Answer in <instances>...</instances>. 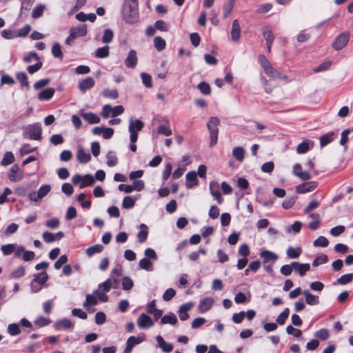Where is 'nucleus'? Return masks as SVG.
I'll use <instances>...</instances> for the list:
<instances>
[{"instance_id": "1", "label": "nucleus", "mask_w": 353, "mask_h": 353, "mask_svg": "<svg viewBox=\"0 0 353 353\" xmlns=\"http://www.w3.org/2000/svg\"><path fill=\"white\" fill-rule=\"evenodd\" d=\"M138 14V0H124L122 8L123 20L126 22H129L130 20L136 19Z\"/></svg>"}, {"instance_id": "2", "label": "nucleus", "mask_w": 353, "mask_h": 353, "mask_svg": "<svg viewBox=\"0 0 353 353\" xmlns=\"http://www.w3.org/2000/svg\"><path fill=\"white\" fill-rule=\"evenodd\" d=\"M220 123V121L217 117H210L207 124L208 129L210 132V146L213 147L218 140L219 128L218 125Z\"/></svg>"}, {"instance_id": "3", "label": "nucleus", "mask_w": 353, "mask_h": 353, "mask_svg": "<svg viewBox=\"0 0 353 353\" xmlns=\"http://www.w3.org/2000/svg\"><path fill=\"white\" fill-rule=\"evenodd\" d=\"M144 126V123L139 119H130L128 130L130 132V140L131 143H136L138 139V132L141 131Z\"/></svg>"}, {"instance_id": "4", "label": "nucleus", "mask_w": 353, "mask_h": 353, "mask_svg": "<svg viewBox=\"0 0 353 353\" xmlns=\"http://www.w3.org/2000/svg\"><path fill=\"white\" fill-rule=\"evenodd\" d=\"M349 39V33L347 32H342L335 39L332 46L334 50H340L347 44Z\"/></svg>"}, {"instance_id": "5", "label": "nucleus", "mask_w": 353, "mask_h": 353, "mask_svg": "<svg viewBox=\"0 0 353 353\" xmlns=\"http://www.w3.org/2000/svg\"><path fill=\"white\" fill-rule=\"evenodd\" d=\"M23 177V172L20 170L19 165L14 164L8 173V178L11 182H17Z\"/></svg>"}, {"instance_id": "6", "label": "nucleus", "mask_w": 353, "mask_h": 353, "mask_svg": "<svg viewBox=\"0 0 353 353\" xmlns=\"http://www.w3.org/2000/svg\"><path fill=\"white\" fill-rule=\"evenodd\" d=\"M29 139L39 141L41 139V127L40 123H36L28 128Z\"/></svg>"}, {"instance_id": "7", "label": "nucleus", "mask_w": 353, "mask_h": 353, "mask_svg": "<svg viewBox=\"0 0 353 353\" xmlns=\"http://www.w3.org/2000/svg\"><path fill=\"white\" fill-rule=\"evenodd\" d=\"M318 186V183L316 181H310L303 183L301 184L298 185L296 187V192L298 194H305L307 192H312Z\"/></svg>"}, {"instance_id": "8", "label": "nucleus", "mask_w": 353, "mask_h": 353, "mask_svg": "<svg viewBox=\"0 0 353 353\" xmlns=\"http://www.w3.org/2000/svg\"><path fill=\"white\" fill-rule=\"evenodd\" d=\"M214 304V299L211 297H205L202 299L198 305V312L203 314L210 310Z\"/></svg>"}, {"instance_id": "9", "label": "nucleus", "mask_w": 353, "mask_h": 353, "mask_svg": "<svg viewBox=\"0 0 353 353\" xmlns=\"http://www.w3.org/2000/svg\"><path fill=\"white\" fill-rule=\"evenodd\" d=\"M87 26L85 23L78 26L72 27L70 29V34L74 39L85 36L87 34Z\"/></svg>"}, {"instance_id": "10", "label": "nucleus", "mask_w": 353, "mask_h": 353, "mask_svg": "<svg viewBox=\"0 0 353 353\" xmlns=\"http://www.w3.org/2000/svg\"><path fill=\"white\" fill-rule=\"evenodd\" d=\"M210 190L212 195L217 201L219 204H221L223 199L221 197V194L219 190V184L217 181H213L210 183Z\"/></svg>"}, {"instance_id": "11", "label": "nucleus", "mask_w": 353, "mask_h": 353, "mask_svg": "<svg viewBox=\"0 0 353 353\" xmlns=\"http://www.w3.org/2000/svg\"><path fill=\"white\" fill-rule=\"evenodd\" d=\"M94 84V79L91 77H88L79 82L78 88L81 92H85L86 90L92 88Z\"/></svg>"}, {"instance_id": "12", "label": "nucleus", "mask_w": 353, "mask_h": 353, "mask_svg": "<svg viewBox=\"0 0 353 353\" xmlns=\"http://www.w3.org/2000/svg\"><path fill=\"white\" fill-rule=\"evenodd\" d=\"M137 324L140 328H148L153 326L154 323L148 315L143 313L137 319Z\"/></svg>"}, {"instance_id": "13", "label": "nucleus", "mask_w": 353, "mask_h": 353, "mask_svg": "<svg viewBox=\"0 0 353 353\" xmlns=\"http://www.w3.org/2000/svg\"><path fill=\"white\" fill-rule=\"evenodd\" d=\"M138 62L137 52L134 50H130L128 55L125 60V65L128 68H134Z\"/></svg>"}, {"instance_id": "14", "label": "nucleus", "mask_w": 353, "mask_h": 353, "mask_svg": "<svg viewBox=\"0 0 353 353\" xmlns=\"http://www.w3.org/2000/svg\"><path fill=\"white\" fill-rule=\"evenodd\" d=\"M74 323L68 319L64 318L54 324L56 330H72L74 328Z\"/></svg>"}, {"instance_id": "15", "label": "nucleus", "mask_w": 353, "mask_h": 353, "mask_svg": "<svg viewBox=\"0 0 353 353\" xmlns=\"http://www.w3.org/2000/svg\"><path fill=\"white\" fill-rule=\"evenodd\" d=\"M193 306V303H188L183 304L180 306L179 310V316L181 321H185L189 319V314L188 312L191 310Z\"/></svg>"}, {"instance_id": "16", "label": "nucleus", "mask_w": 353, "mask_h": 353, "mask_svg": "<svg viewBox=\"0 0 353 353\" xmlns=\"http://www.w3.org/2000/svg\"><path fill=\"white\" fill-rule=\"evenodd\" d=\"M291 265L299 272L301 276H303L310 269L309 263H299L297 261H293L291 263Z\"/></svg>"}, {"instance_id": "17", "label": "nucleus", "mask_w": 353, "mask_h": 353, "mask_svg": "<svg viewBox=\"0 0 353 353\" xmlns=\"http://www.w3.org/2000/svg\"><path fill=\"white\" fill-rule=\"evenodd\" d=\"M77 159L80 163H87L90 161L91 156L89 153L85 152L82 147H79Z\"/></svg>"}, {"instance_id": "18", "label": "nucleus", "mask_w": 353, "mask_h": 353, "mask_svg": "<svg viewBox=\"0 0 353 353\" xmlns=\"http://www.w3.org/2000/svg\"><path fill=\"white\" fill-rule=\"evenodd\" d=\"M54 94V89L48 88L39 92L38 99L40 101H49L51 99Z\"/></svg>"}, {"instance_id": "19", "label": "nucleus", "mask_w": 353, "mask_h": 353, "mask_svg": "<svg viewBox=\"0 0 353 353\" xmlns=\"http://www.w3.org/2000/svg\"><path fill=\"white\" fill-rule=\"evenodd\" d=\"M156 340L158 343L159 346L161 348L163 352L165 353H170L172 351L174 347L172 343H166L163 337L160 335L156 337Z\"/></svg>"}, {"instance_id": "20", "label": "nucleus", "mask_w": 353, "mask_h": 353, "mask_svg": "<svg viewBox=\"0 0 353 353\" xmlns=\"http://www.w3.org/2000/svg\"><path fill=\"white\" fill-rule=\"evenodd\" d=\"M187 188H191L198 184L197 174L194 171L188 172L186 174Z\"/></svg>"}, {"instance_id": "21", "label": "nucleus", "mask_w": 353, "mask_h": 353, "mask_svg": "<svg viewBox=\"0 0 353 353\" xmlns=\"http://www.w3.org/2000/svg\"><path fill=\"white\" fill-rule=\"evenodd\" d=\"M303 294L305 296V302L310 305H315L319 303V299L318 296L312 294L308 290H304Z\"/></svg>"}, {"instance_id": "22", "label": "nucleus", "mask_w": 353, "mask_h": 353, "mask_svg": "<svg viewBox=\"0 0 353 353\" xmlns=\"http://www.w3.org/2000/svg\"><path fill=\"white\" fill-rule=\"evenodd\" d=\"M140 231L137 234V238L139 243H142L145 242L148 238V226L144 224L141 223L140 225Z\"/></svg>"}, {"instance_id": "23", "label": "nucleus", "mask_w": 353, "mask_h": 353, "mask_svg": "<svg viewBox=\"0 0 353 353\" xmlns=\"http://www.w3.org/2000/svg\"><path fill=\"white\" fill-rule=\"evenodd\" d=\"M49 279V276L46 272H41L34 274L32 281L39 284L44 285Z\"/></svg>"}, {"instance_id": "24", "label": "nucleus", "mask_w": 353, "mask_h": 353, "mask_svg": "<svg viewBox=\"0 0 353 353\" xmlns=\"http://www.w3.org/2000/svg\"><path fill=\"white\" fill-rule=\"evenodd\" d=\"M335 137V133L334 132H330L325 134H323L320 137V145L321 147H324L331 143Z\"/></svg>"}, {"instance_id": "25", "label": "nucleus", "mask_w": 353, "mask_h": 353, "mask_svg": "<svg viewBox=\"0 0 353 353\" xmlns=\"http://www.w3.org/2000/svg\"><path fill=\"white\" fill-rule=\"evenodd\" d=\"M236 0H226L223 4V16L225 18L228 17L232 12Z\"/></svg>"}, {"instance_id": "26", "label": "nucleus", "mask_w": 353, "mask_h": 353, "mask_svg": "<svg viewBox=\"0 0 353 353\" xmlns=\"http://www.w3.org/2000/svg\"><path fill=\"white\" fill-rule=\"evenodd\" d=\"M241 37V27L239 23H232V28L231 30V38L233 41L237 42Z\"/></svg>"}, {"instance_id": "27", "label": "nucleus", "mask_w": 353, "mask_h": 353, "mask_svg": "<svg viewBox=\"0 0 353 353\" xmlns=\"http://www.w3.org/2000/svg\"><path fill=\"white\" fill-rule=\"evenodd\" d=\"M103 247L100 244H96L90 246L85 250V253L88 257H91L93 255L100 253L103 251Z\"/></svg>"}, {"instance_id": "28", "label": "nucleus", "mask_w": 353, "mask_h": 353, "mask_svg": "<svg viewBox=\"0 0 353 353\" xmlns=\"http://www.w3.org/2000/svg\"><path fill=\"white\" fill-rule=\"evenodd\" d=\"M83 118L90 124L99 123L100 118L93 112H87L82 114Z\"/></svg>"}, {"instance_id": "29", "label": "nucleus", "mask_w": 353, "mask_h": 353, "mask_svg": "<svg viewBox=\"0 0 353 353\" xmlns=\"http://www.w3.org/2000/svg\"><path fill=\"white\" fill-rule=\"evenodd\" d=\"M94 183V177L90 174H85L82 176L81 183L79 185V188L82 189L88 186L92 185Z\"/></svg>"}, {"instance_id": "30", "label": "nucleus", "mask_w": 353, "mask_h": 353, "mask_svg": "<svg viewBox=\"0 0 353 353\" xmlns=\"http://www.w3.org/2000/svg\"><path fill=\"white\" fill-rule=\"evenodd\" d=\"M177 323V319L174 314L163 316L161 319V323L162 324H170L175 325Z\"/></svg>"}, {"instance_id": "31", "label": "nucleus", "mask_w": 353, "mask_h": 353, "mask_svg": "<svg viewBox=\"0 0 353 353\" xmlns=\"http://www.w3.org/2000/svg\"><path fill=\"white\" fill-rule=\"evenodd\" d=\"M14 159V156L12 152H6L3 155L1 164L3 166H7L12 164Z\"/></svg>"}, {"instance_id": "32", "label": "nucleus", "mask_w": 353, "mask_h": 353, "mask_svg": "<svg viewBox=\"0 0 353 353\" xmlns=\"http://www.w3.org/2000/svg\"><path fill=\"white\" fill-rule=\"evenodd\" d=\"M301 248H294L292 247H289L287 250L286 254L288 257L290 259H297L301 255Z\"/></svg>"}, {"instance_id": "33", "label": "nucleus", "mask_w": 353, "mask_h": 353, "mask_svg": "<svg viewBox=\"0 0 353 353\" xmlns=\"http://www.w3.org/2000/svg\"><path fill=\"white\" fill-rule=\"evenodd\" d=\"M311 149L310 145V141H304L302 143H299L296 148V152L298 154H305L308 152Z\"/></svg>"}, {"instance_id": "34", "label": "nucleus", "mask_w": 353, "mask_h": 353, "mask_svg": "<svg viewBox=\"0 0 353 353\" xmlns=\"http://www.w3.org/2000/svg\"><path fill=\"white\" fill-rule=\"evenodd\" d=\"M289 314L290 309L288 307L285 308L283 311L277 316L276 319V323L281 325H283L288 318Z\"/></svg>"}, {"instance_id": "35", "label": "nucleus", "mask_w": 353, "mask_h": 353, "mask_svg": "<svg viewBox=\"0 0 353 353\" xmlns=\"http://www.w3.org/2000/svg\"><path fill=\"white\" fill-rule=\"evenodd\" d=\"M154 46L159 52H161L165 48L166 43L162 37H156L154 39Z\"/></svg>"}, {"instance_id": "36", "label": "nucleus", "mask_w": 353, "mask_h": 353, "mask_svg": "<svg viewBox=\"0 0 353 353\" xmlns=\"http://www.w3.org/2000/svg\"><path fill=\"white\" fill-rule=\"evenodd\" d=\"M245 150L242 147H235L232 150V155L239 161H242L244 159Z\"/></svg>"}, {"instance_id": "37", "label": "nucleus", "mask_w": 353, "mask_h": 353, "mask_svg": "<svg viewBox=\"0 0 353 353\" xmlns=\"http://www.w3.org/2000/svg\"><path fill=\"white\" fill-rule=\"evenodd\" d=\"M144 340V336H131L128 339L126 344L133 348L136 345L142 343Z\"/></svg>"}, {"instance_id": "38", "label": "nucleus", "mask_w": 353, "mask_h": 353, "mask_svg": "<svg viewBox=\"0 0 353 353\" xmlns=\"http://www.w3.org/2000/svg\"><path fill=\"white\" fill-rule=\"evenodd\" d=\"M110 52H109V46H105L101 48H99L96 51L95 56L98 58H106L109 56Z\"/></svg>"}, {"instance_id": "39", "label": "nucleus", "mask_w": 353, "mask_h": 353, "mask_svg": "<svg viewBox=\"0 0 353 353\" xmlns=\"http://www.w3.org/2000/svg\"><path fill=\"white\" fill-rule=\"evenodd\" d=\"M98 303L97 298L92 294H87L85 297V301L83 303V307L88 310L89 306L96 305Z\"/></svg>"}, {"instance_id": "40", "label": "nucleus", "mask_w": 353, "mask_h": 353, "mask_svg": "<svg viewBox=\"0 0 353 353\" xmlns=\"http://www.w3.org/2000/svg\"><path fill=\"white\" fill-rule=\"evenodd\" d=\"M139 265L141 269L150 271L152 270V263L148 258H143L139 261Z\"/></svg>"}, {"instance_id": "41", "label": "nucleus", "mask_w": 353, "mask_h": 353, "mask_svg": "<svg viewBox=\"0 0 353 353\" xmlns=\"http://www.w3.org/2000/svg\"><path fill=\"white\" fill-rule=\"evenodd\" d=\"M16 77L17 80L21 83V85L29 88L30 84L28 81V76L24 72H18Z\"/></svg>"}, {"instance_id": "42", "label": "nucleus", "mask_w": 353, "mask_h": 353, "mask_svg": "<svg viewBox=\"0 0 353 353\" xmlns=\"http://www.w3.org/2000/svg\"><path fill=\"white\" fill-rule=\"evenodd\" d=\"M102 94L105 98L116 99L119 97L118 91L116 89L110 90L104 89L102 92Z\"/></svg>"}, {"instance_id": "43", "label": "nucleus", "mask_w": 353, "mask_h": 353, "mask_svg": "<svg viewBox=\"0 0 353 353\" xmlns=\"http://www.w3.org/2000/svg\"><path fill=\"white\" fill-rule=\"evenodd\" d=\"M25 273H26L25 268L23 266L21 265V266H19L15 270H14L11 272L10 276L12 279H19V278L23 276Z\"/></svg>"}, {"instance_id": "44", "label": "nucleus", "mask_w": 353, "mask_h": 353, "mask_svg": "<svg viewBox=\"0 0 353 353\" xmlns=\"http://www.w3.org/2000/svg\"><path fill=\"white\" fill-rule=\"evenodd\" d=\"M114 33L112 30L110 28H107L104 30L102 42L104 43H109L112 41Z\"/></svg>"}, {"instance_id": "45", "label": "nucleus", "mask_w": 353, "mask_h": 353, "mask_svg": "<svg viewBox=\"0 0 353 353\" xmlns=\"http://www.w3.org/2000/svg\"><path fill=\"white\" fill-rule=\"evenodd\" d=\"M52 54L56 58L62 59L63 58V52L61 50V46L59 43H55L52 48Z\"/></svg>"}, {"instance_id": "46", "label": "nucleus", "mask_w": 353, "mask_h": 353, "mask_svg": "<svg viewBox=\"0 0 353 353\" xmlns=\"http://www.w3.org/2000/svg\"><path fill=\"white\" fill-rule=\"evenodd\" d=\"M141 77L143 84L146 88H152V77L150 74L145 73V72H142L141 74Z\"/></svg>"}, {"instance_id": "47", "label": "nucleus", "mask_w": 353, "mask_h": 353, "mask_svg": "<svg viewBox=\"0 0 353 353\" xmlns=\"http://www.w3.org/2000/svg\"><path fill=\"white\" fill-rule=\"evenodd\" d=\"M313 244L316 247L325 248L328 245L329 241L325 236H320L314 241Z\"/></svg>"}, {"instance_id": "48", "label": "nucleus", "mask_w": 353, "mask_h": 353, "mask_svg": "<svg viewBox=\"0 0 353 353\" xmlns=\"http://www.w3.org/2000/svg\"><path fill=\"white\" fill-rule=\"evenodd\" d=\"M51 190V187L50 185H42L38 192H37V197L43 199L46 196Z\"/></svg>"}, {"instance_id": "49", "label": "nucleus", "mask_w": 353, "mask_h": 353, "mask_svg": "<svg viewBox=\"0 0 353 353\" xmlns=\"http://www.w3.org/2000/svg\"><path fill=\"white\" fill-rule=\"evenodd\" d=\"M197 88L203 94L208 95L211 92V88L210 85L205 81L199 83L197 85Z\"/></svg>"}, {"instance_id": "50", "label": "nucleus", "mask_w": 353, "mask_h": 353, "mask_svg": "<svg viewBox=\"0 0 353 353\" xmlns=\"http://www.w3.org/2000/svg\"><path fill=\"white\" fill-rule=\"evenodd\" d=\"M135 205V200L130 196H127L125 197H124L123 200V203H122V206L123 208H125V209H130V208H132Z\"/></svg>"}, {"instance_id": "51", "label": "nucleus", "mask_w": 353, "mask_h": 353, "mask_svg": "<svg viewBox=\"0 0 353 353\" xmlns=\"http://www.w3.org/2000/svg\"><path fill=\"white\" fill-rule=\"evenodd\" d=\"M8 332L11 336H16L20 334L21 329L17 323H11L8 326Z\"/></svg>"}, {"instance_id": "52", "label": "nucleus", "mask_w": 353, "mask_h": 353, "mask_svg": "<svg viewBox=\"0 0 353 353\" xmlns=\"http://www.w3.org/2000/svg\"><path fill=\"white\" fill-rule=\"evenodd\" d=\"M353 279V274L349 273L346 274L342 275L337 279V282L340 285H345L350 282H351Z\"/></svg>"}, {"instance_id": "53", "label": "nucleus", "mask_w": 353, "mask_h": 353, "mask_svg": "<svg viewBox=\"0 0 353 353\" xmlns=\"http://www.w3.org/2000/svg\"><path fill=\"white\" fill-rule=\"evenodd\" d=\"M315 336L322 341H325L329 338V332L325 328H322L315 332Z\"/></svg>"}, {"instance_id": "54", "label": "nucleus", "mask_w": 353, "mask_h": 353, "mask_svg": "<svg viewBox=\"0 0 353 353\" xmlns=\"http://www.w3.org/2000/svg\"><path fill=\"white\" fill-rule=\"evenodd\" d=\"M34 323L39 327H44L48 325L51 323V320L48 318L39 316L37 318Z\"/></svg>"}, {"instance_id": "55", "label": "nucleus", "mask_w": 353, "mask_h": 353, "mask_svg": "<svg viewBox=\"0 0 353 353\" xmlns=\"http://www.w3.org/2000/svg\"><path fill=\"white\" fill-rule=\"evenodd\" d=\"M134 285V282L128 276H125L122 279V288L124 290H130L132 288Z\"/></svg>"}, {"instance_id": "56", "label": "nucleus", "mask_w": 353, "mask_h": 353, "mask_svg": "<svg viewBox=\"0 0 353 353\" xmlns=\"http://www.w3.org/2000/svg\"><path fill=\"white\" fill-rule=\"evenodd\" d=\"M268 76L273 79H278L281 80H285L288 79V76L280 72L279 70H276L273 68V70H271V72L269 73Z\"/></svg>"}, {"instance_id": "57", "label": "nucleus", "mask_w": 353, "mask_h": 353, "mask_svg": "<svg viewBox=\"0 0 353 353\" xmlns=\"http://www.w3.org/2000/svg\"><path fill=\"white\" fill-rule=\"evenodd\" d=\"M15 250V245L12 243L3 245L1 248V250L3 254L6 256L10 255Z\"/></svg>"}, {"instance_id": "58", "label": "nucleus", "mask_w": 353, "mask_h": 353, "mask_svg": "<svg viewBox=\"0 0 353 353\" xmlns=\"http://www.w3.org/2000/svg\"><path fill=\"white\" fill-rule=\"evenodd\" d=\"M260 256L264 259L265 262L269 260L275 261L277 259L275 254L268 250L262 251Z\"/></svg>"}, {"instance_id": "59", "label": "nucleus", "mask_w": 353, "mask_h": 353, "mask_svg": "<svg viewBox=\"0 0 353 353\" xmlns=\"http://www.w3.org/2000/svg\"><path fill=\"white\" fill-rule=\"evenodd\" d=\"M286 332L288 334L293 335L295 337H300L302 335V331L299 329L294 328L292 325H289L286 327Z\"/></svg>"}, {"instance_id": "60", "label": "nucleus", "mask_w": 353, "mask_h": 353, "mask_svg": "<svg viewBox=\"0 0 353 353\" xmlns=\"http://www.w3.org/2000/svg\"><path fill=\"white\" fill-rule=\"evenodd\" d=\"M112 279L109 278L99 285V288L102 289L104 292H108L112 288Z\"/></svg>"}, {"instance_id": "61", "label": "nucleus", "mask_w": 353, "mask_h": 353, "mask_svg": "<svg viewBox=\"0 0 353 353\" xmlns=\"http://www.w3.org/2000/svg\"><path fill=\"white\" fill-rule=\"evenodd\" d=\"M46 8V6L44 5H39L37 7H35L32 12V17L34 19H37L39 17H41Z\"/></svg>"}, {"instance_id": "62", "label": "nucleus", "mask_w": 353, "mask_h": 353, "mask_svg": "<svg viewBox=\"0 0 353 353\" xmlns=\"http://www.w3.org/2000/svg\"><path fill=\"white\" fill-rule=\"evenodd\" d=\"M117 164V157L112 152H109L107 154V165L109 167L115 166Z\"/></svg>"}, {"instance_id": "63", "label": "nucleus", "mask_w": 353, "mask_h": 353, "mask_svg": "<svg viewBox=\"0 0 353 353\" xmlns=\"http://www.w3.org/2000/svg\"><path fill=\"white\" fill-rule=\"evenodd\" d=\"M328 261V257L325 254H322L319 256H317L312 262V266L316 267L321 264H323L327 263Z\"/></svg>"}, {"instance_id": "64", "label": "nucleus", "mask_w": 353, "mask_h": 353, "mask_svg": "<svg viewBox=\"0 0 353 353\" xmlns=\"http://www.w3.org/2000/svg\"><path fill=\"white\" fill-rule=\"evenodd\" d=\"M68 256L66 254L61 255L59 259L54 263V268L59 270L64 264L68 262Z\"/></svg>"}]
</instances>
